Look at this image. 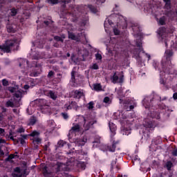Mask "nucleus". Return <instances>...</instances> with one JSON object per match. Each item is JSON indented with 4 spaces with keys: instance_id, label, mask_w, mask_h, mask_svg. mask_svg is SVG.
Returning <instances> with one entry per match:
<instances>
[{
    "instance_id": "nucleus-62",
    "label": "nucleus",
    "mask_w": 177,
    "mask_h": 177,
    "mask_svg": "<svg viewBox=\"0 0 177 177\" xmlns=\"http://www.w3.org/2000/svg\"><path fill=\"white\" fill-rule=\"evenodd\" d=\"M145 57H147V61L149 62V60H150L151 56H150V55L148 53H145Z\"/></svg>"
},
{
    "instance_id": "nucleus-52",
    "label": "nucleus",
    "mask_w": 177,
    "mask_h": 177,
    "mask_svg": "<svg viewBox=\"0 0 177 177\" xmlns=\"http://www.w3.org/2000/svg\"><path fill=\"white\" fill-rule=\"evenodd\" d=\"M21 95V92L20 91L15 92L14 94L15 97H17V99H19V97H20Z\"/></svg>"
},
{
    "instance_id": "nucleus-34",
    "label": "nucleus",
    "mask_w": 177,
    "mask_h": 177,
    "mask_svg": "<svg viewBox=\"0 0 177 177\" xmlns=\"http://www.w3.org/2000/svg\"><path fill=\"white\" fill-rule=\"evenodd\" d=\"M172 162L171 161H167L166 163V167L167 171H171V168H172Z\"/></svg>"
},
{
    "instance_id": "nucleus-17",
    "label": "nucleus",
    "mask_w": 177,
    "mask_h": 177,
    "mask_svg": "<svg viewBox=\"0 0 177 177\" xmlns=\"http://www.w3.org/2000/svg\"><path fill=\"white\" fill-rule=\"evenodd\" d=\"M35 124H37V117L32 115L29 119L28 125L34 126V125H35Z\"/></svg>"
},
{
    "instance_id": "nucleus-58",
    "label": "nucleus",
    "mask_w": 177,
    "mask_h": 177,
    "mask_svg": "<svg viewBox=\"0 0 177 177\" xmlns=\"http://www.w3.org/2000/svg\"><path fill=\"white\" fill-rule=\"evenodd\" d=\"M61 45L62 44H59V42L57 41V42L54 43L53 46L55 48H60Z\"/></svg>"
},
{
    "instance_id": "nucleus-57",
    "label": "nucleus",
    "mask_w": 177,
    "mask_h": 177,
    "mask_svg": "<svg viewBox=\"0 0 177 177\" xmlns=\"http://www.w3.org/2000/svg\"><path fill=\"white\" fill-rule=\"evenodd\" d=\"M171 154L174 157H177V148L176 149L173 150V151L171 152Z\"/></svg>"
},
{
    "instance_id": "nucleus-50",
    "label": "nucleus",
    "mask_w": 177,
    "mask_h": 177,
    "mask_svg": "<svg viewBox=\"0 0 177 177\" xmlns=\"http://www.w3.org/2000/svg\"><path fill=\"white\" fill-rule=\"evenodd\" d=\"M109 23V26H113V21L110 20V19H106L104 24V28H106V23Z\"/></svg>"
},
{
    "instance_id": "nucleus-60",
    "label": "nucleus",
    "mask_w": 177,
    "mask_h": 177,
    "mask_svg": "<svg viewBox=\"0 0 177 177\" xmlns=\"http://www.w3.org/2000/svg\"><path fill=\"white\" fill-rule=\"evenodd\" d=\"M63 13H65V15H62V17H63V19H65V18H66V16H67V15H68V12L67 10H65L64 12H62L61 13V15H63Z\"/></svg>"
},
{
    "instance_id": "nucleus-36",
    "label": "nucleus",
    "mask_w": 177,
    "mask_h": 177,
    "mask_svg": "<svg viewBox=\"0 0 177 177\" xmlns=\"http://www.w3.org/2000/svg\"><path fill=\"white\" fill-rule=\"evenodd\" d=\"M159 24L160 26H165V17H162L159 19Z\"/></svg>"
},
{
    "instance_id": "nucleus-11",
    "label": "nucleus",
    "mask_w": 177,
    "mask_h": 177,
    "mask_svg": "<svg viewBox=\"0 0 177 177\" xmlns=\"http://www.w3.org/2000/svg\"><path fill=\"white\" fill-rule=\"evenodd\" d=\"M109 127L111 132V136L113 138L116 133L115 131H117V126L114 123L109 122Z\"/></svg>"
},
{
    "instance_id": "nucleus-64",
    "label": "nucleus",
    "mask_w": 177,
    "mask_h": 177,
    "mask_svg": "<svg viewBox=\"0 0 177 177\" xmlns=\"http://www.w3.org/2000/svg\"><path fill=\"white\" fill-rule=\"evenodd\" d=\"M173 99H174V100H177V93H174L173 94Z\"/></svg>"
},
{
    "instance_id": "nucleus-38",
    "label": "nucleus",
    "mask_w": 177,
    "mask_h": 177,
    "mask_svg": "<svg viewBox=\"0 0 177 177\" xmlns=\"http://www.w3.org/2000/svg\"><path fill=\"white\" fill-rule=\"evenodd\" d=\"M145 127L146 128H153L154 127V124H153L152 122H149L145 124Z\"/></svg>"
},
{
    "instance_id": "nucleus-45",
    "label": "nucleus",
    "mask_w": 177,
    "mask_h": 177,
    "mask_svg": "<svg viewBox=\"0 0 177 177\" xmlns=\"http://www.w3.org/2000/svg\"><path fill=\"white\" fill-rule=\"evenodd\" d=\"M20 142L21 145H24L26 143V140L23 139V138H19L17 140V143H19Z\"/></svg>"
},
{
    "instance_id": "nucleus-27",
    "label": "nucleus",
    "mask_w": 177,
    "mask_h": 177,
    "mask_svg": "<svg viewBox=\"0 0 177 177\" xmlns=\"http://www.w3.org/2000/svg\"><path fill=\"white\" fill-rule=\"evenodd\" d=\"M118 80H119V77L117 75V73H115L113 74V75L112 76V82H113V84H117V82H118Z\"/></svg>"
},
{
    "instance_id": "nucleus-3",
    "label": "nucleus",
    "mask_w": 177,
    "mask_h": 177,
    "mask_svg": "<svg viewBox=\"0 0 177 177\" xmlns=\"http://www.w3.org/2000/svg\"><path fill=\"white\" fill-rule=\"evenodd\" d=\"M19 45L16 44V41L13 40H8L5 44L0 45V49L6 53H10L12 49L13 50H17Z\"/></svg>"
},
{
    "instance_id": "nucleus-48",
    "label": "nucleus",
    "mask_w": 177,
    "mask_h": 177,
    "mask_svg": "<svg viewBox=\"0 0 177 177\" xmlns=\"http://www.w3.org/2000/svg\"><path fill=\"white\" fill-rule=\"evenodd\" d=\"M95 59H96V60H102V55L99 53H97L95 54Z\"/></svg>"
},
{
    "instance_id": "nucleus-2",
    "label": "nucleus",
    "mask_w": 177,
    "mask_h": 177,
    "mask_svg": "<svg viewBox=\"0 0 177 177\" xmlns=\"http://www.w3.org/2000/svg\"><path fill=\"white\" fill-rule=\"evenodd\" d=\"M167 100L168 97H161V96L155 94L153 97L150 95L145 96L142 100V104L144 107L149 109L151 113H154V111L151 110H154L156 109V104H158L160 102H164V100Z\"/></svg>"
},
{
    "instance_id": "nucleus-7",
    "label": "nucleus",
    "mask_w": 177,
    "mask_h": 177,
    "mask_svg": "<svg viewBox=\"0 0 177 177\" xmlns=\"http://www.w3.org/2000/svg\"><path fill=\"white\" fill-rule=\"evenodd\" d=\"M84 124H83L84 131H89L95 124L97 123V120H91L89 122H86V119L84 118Z\"/></svg>"
},
{
    "instance_id": "nucleus-47",
    "label": "nucleus",
    "mask_w": 177,
    "mask_h": 177,
    "mask_svg": "<svg viewBox=\"0 0 177 177\" xmlns=\"http://www.w3.org/2000/svg\"><path fill=\"white\" fill-rule=\"evenodd\" d=\"M94 1L97 5H102V3H104V2H106V0H94Z\"/></svg>"
},
{
    "instance_id": "nucleus-5",
    "label": "nucleus",
    "mask_w": 177,
    "mask_h": 177,
    "mask_svg": "<svg viewBox=\"0 0 177 177\" xmlns=\"http://www.w3.org/2000/svg\"><path fill=\"white\" fill-rule=\"evenodd\" d=\"M28 172H27V169L24 170L20 168V167H17L14 168L13 171L11 174L12 177H27L28 176Z\"/></svg>"
},
{
    "instance_id": "nucleus-59",
    "label": "nucleus",
    "mask_w": 177,
    "mask_h": 177,
    "mask_svg": "<svg viewBox=\"0 0 177 177\" xmlns=\"http://www.w3.org/2000/svg\"><path fill=\"white\" fill-rule=\"evenodd\" d=\"M49 146H50V145H49V142H48L47 145L44 146V150L45 151H48V149H49Z\"/></svg>"
},
{
    "instance_id": "nucleus-24",
    "label": "nucleus",
    "mask_w": 177,
    "mask_h": 177,
    "mask_svg": "<svg viewBox=\"0 0 177 177\" xmlns=\"http://www.w3.org/2000/svg\"><path fill=\"white\" fill-rule=\"evenodd\" d=\"M88 8L92 13H97V8L93 5H88Z\"/></svg>"
},
{
    "instance_id": "nucleus-30",
    "label": "nucleus",
    "mask_w": 177,
    "mask_h": 177,
    "mask_svg": "<svg viewBox=\"0 0 177 177\" xmlns=\"http://www.w3.org/2000/svg\"><path fill=\"white\" fill-rule=\"evenodd\" d=\"M8 138H9L11 140H12L13 142H15L17 143V139L15 138V137L13 136V133L12 132V131H10L9 132V136H8Z\"/></svg>"
},
{
    "instance_id": "nucleus-19",
    "label": "nucleus",
    "mask_w": 177,
    "mask_h": 177,
    "mask_svg": "<svg viewBox=\"0 0 177 177\" xmlns=\"http://www.w3.org/2000/svg\"><path fill=\"white\" fill-rule=\"evenodd\" d=\"M60 3H61V6L62 8H63V9H66V5H67V3H70L71 2V0H59Z\"/></svg>"
},
{
    "instance_id": "nucleus-28",
    "label": "nucleus",
    "mask_w": 177,
    "mask_h": 177,
    "mask_svg": "<svg viewBox=\"0 0 177 177\" xmlns=\"http://www.w3.org/2000/svg\"><path fill=\"white\" fill-rule=\"evenodd\" d=\"M80 124H75V126L72 127L71 131H73V132H80Z\"/></svg>"
},
{
    "instance_id": "nucleus-63",
    "label": "nucleus",
    "mask_w": 177,
    "mask_h": 177,
    "mask_svg": "<svg viewBox=\"0 0 177 177\" xmlns=\"http://www.w3.org/2000/svg\"><path fill=\"white\" fill-rule=\"evenodd\" d=\"M43 171L45 174H48V167H44L43 169Z\"/></svg>"
},
{
    "instance_id": "nucleus-39",
    "label": "nucleus",
    "mask_w": 177,
    "mask_h": 177,
    "mask_svg": "<svg viewBox=\"0 0 177 177\" xmlns=\"http://www.w3.org/2000/svg\"><path fill=\"white\" fill-rule=\"evenodd\" d=\"M68 38L70 39H73V41H77V36H75V35H74V33H69Z\"/></svg>"
},
{
    "instance_id": "nucleus-26",
    "label": "nucleus",
    "mask_w": 177,
    "mask_h": 177,
    "mask_svg": "<svg viewBox=\"0 0 177 177\" xmlns=\"http://www.w3.org/2000/svg\"><path fill=\"white\" fill-rule=\"evenodd\" d=\"M122 135H126L127 136H128V135H131V129L124 128L122 130Z\"/></svg>"
},
{
    "instance_id": "nucleus-40",
    "label": "nucleus",
    "mask_w": 177,
    "mask_h": 177,
    "mask_svg": "<svg viewBox=\"0 0 177 177\" xmlns=\"http://www.w3.org/2000/svg\"><path fill=\"white\" fill-rule=\"evenodd\" d=\"M71 81L75 83V71H72L71 72Z\"/></svg>"
},
{
    "instance_id": "nucleus-31",
    "label": "nucleus",
    "mask_w": 177,
    "mask_h": 177,
    "mask_svg": "<svg viewBox=\"0 0 177 177\" xmlns=\"http://www.w3.org/2000/svg\"><path fill=\"white\" fill-rule=\"evenodd\" d=\"M77 144L78 146H84L85 145V141H84L82 139H77L76 140Z\"/></svg>"
},
{
    "instance_id": "nucleus-56",
    "label": "nucleus",
    "mask_w": 177,
    "mask_h": 177,
    "mask_svg": "<svg viewBox=\"0 0 177 177\" xmlns=\"http://www.w3.org/2000/svg\"><path fill=\"white\" fill-rule=\"evenodd\" d=\"M113 32L115 35H120V30L117 28L113 29Z\"/></svg>"
},
{
    "instance_id": "nucleus-20",
    "label": "nucleus",
    "mask_w": 177,
    "mask_h": 177,
    "mask_svg": "<svg viewBox=\"0 0 177 177\" xmlns=\"http://www.w3.org/2000/svg\"><path fill=\"white\" fill-rule=\"evenodd\" d=\"M93 89L94 91H96V92H100V91H102V84L97 83L93 84Z\"/></svg>"
},
{
    "instance_id": "nucleus-44",
    "label": "nucleus",
    "mask_w": 177,
    "mask_h": 177,
    "mask_svg": "<svg viewBox=\"0 0 177 177\" xmlns=\"http://www.w3.org/2000/svg\"><path fill=\"white\" fill-rule=\"evenodd\" d=\"M2 84H3V86H8L9 82L6 79H3L2 80Z\"/></svg>"
},
{
    "instance_id": "nucleus-6",
    "label": "nucleus",
    "mask_w": 177,
    "mask_h": 177,
    "mask_svg": "<svg viewBox=\"0 0 177 177\" xmlns=\"http://www.w3.org/2000/svg\"><path fill=\"white\" fill-rule=\"evenodd\" d=\"M117 145H118V142L113 141L112 145H102L100 146V149L102 151H111V153H114L117 148Z\"/></svg>"
},
{
    "instance_id": "nucleus-21",
    "label": "nucleus",
    "mask_w": 177,
    "mask_h": 177,
    "mask_svg": "<svg viewBox=\"0 0 177 177\" xmlns=\"http://www.w3.org/2000/svg\"><path fill=\"white\" fill-rule=\"evenodd\" d=\"M48 96H50V99H53V100H56V99H57V95L55 94L53 91H48Z\"/></svg>"
},
{
    "instance_id": "nucleus-1",
    "label": "nucleus",
    "mask_w": 177,
    "mask_h": 177,
    "mask_svg": "<svg viewBox=\"0 0 177 177\" xmlns=\"http://www.w3.org/2000/svg\"><path fill=\"white\" fill-rule=\"evenodd\" d=\"M166 59H162L161 61L162 71L159 68H156V70H158L160 73V84L165 86L167 85V82L165 81V74L169 75L170 74H174V67L171 64V57L174 56V51L172 50H165Z\"/></svg>"
},
{
    "instance_id": "nucleus-33",
    "label": "nucleus",
    "mask_w": 177,
    "mask_h": 177,
    "mask_svg": "<svg viewBox=\"0 0 177 177\" xmlns=\"http://www.w3.org/2000/svg\"><path fill=\"white\" fill-rule=\"evenodd\" d=\"M156 106H158L159 109H161V110H165L167 109V105L163 103L159 104L158 102V104H156Z\"/></svg>"
},
{
    "instance_id": "nucleus-35",
    "label": "nucleus",
    "mask_w": 177,
    "mask_h": 177,
    "mask_svg": "<svg viewBox=\"0 0 177 177\" xmlns=\"http://www.w3.org/2000/svg\"><path fill=\"white\" fill-rule=\"evenodd\" d=\"M6 107H15V103L13 102L8 100L6 103Z\"/></svg>"
},
{
    "instance_id": "nucleus-23",
    "label": "nucleus",
    "mask_w": 177,
    "mask_h": 177,
    "mask_svg": "<svg viewBox=\"0 0 177 177\" xmlns=\"http://www.w3.org/2000/svg\"><path fill=\"white\" fill-rule=\"evenodd\" d=\"M122 118H123V120H126L127 124H129L130 125H132V124L134 121L133 118H130V120H128V118H127V116H125V115H122Z\"/></svg>"
},
{
    "instance_id": "nucleus-13",
    "label": "nucleus",
    "mask_w": 177,
    "mask_h": 177,
    "mask_svg": "<svg viewBox=\"0 0 177 177\" xmlns=\"http://www.w3.org/2000/svg\"><path fill=\"white\" fill-rule=\"evenodd\" d=\"M136 45L138 48H139V52H142V53H145L143 47L142 46V39H137L136 41Z\"/></svg>"
},
{
    "instance_id": "nucleus-4",
    "label": "nucleus",
    "mask_w": 177,
    "mask_h": 177,
    "mask_svg": "<svg viewBox=\"0 0 177 177\" xmlns=\"http://www.w3.org/2000/svg\"><path fill=\"white\" fill-rule=\"evenodd\" d=\"M39 135H41V133L39 131H33L32 133L29 134H21L20 136L22 138V139H27L28 136H30V138H32L30 139V140H32V143L35 145H39L41 142H42V140L39 138Z\"/></svg>"
},
{
    "instance_id": "nucleus-54",
    "label": "nucleus",
    "mask_w": 177,
    "mask_h": 177,
    "mask_svg": "<svg viewBox=\"0 0 177 177\" xmlns=\"http://www.w3.org/2000/svg\"><path fill=\"white\" fill-rule=\"evenodd\" d=\"M91 68L93 70H99V65H97V64H93Z\"/></svg>"
},
{
    "instance_id": "nucleus-18",
    "label": "nucleus",
    "mask_w": 177,
    "mask_h": 177,
    "mask_svg": "<svg viewBox=\"0 0 177 177\" xmlns=\"http://www.w3.org/2000/svg\"><path fill=\"white\" fill-rule=\"evenodd\" d=\"M132 30L135 35H139L140 34V27L139 26H132Z\"/></svg>"
},
{
    "instance_id": "nucleus-22",
    "label": "nucleus",
    "mask_w": 177,
    "mask_h": 177,
    "mask_svg": "<svg viewBox=\"0 0 177 177\" xmlns=\"http://www.w3.org/2000/svg\"><path fill=\"white\" fill-rule=\"evenodd\" d=\"M8 32H15L16 30L13 28V25L7 24L6 26Z\"/></svg>"
},
{
    "instance_id": "nucleus-49",
    "label": "nucleus",
    "mask_w": 177,
    "mask_h": 177,
    "mask_svg": "<svg viewBox=\"0 0 177 177\" xmlns=\"http://www.w3.org/2000/svg\"><path fill=\"white\" fill-rule=\"evenodd\" d=\"M59 0H47L48 3H51L52 5H56Z\"/></svg>"
},
{
    "instance_id": "nucleus-14",
    "label": "nucleus",
    "mask_w": 177,
    "mask_h": 177,
    "mask_svg": "<svg viewBox=\"0 0 177 177\" xmlns=\"http://www.w3.org/2000/svg\"><path fill=\"white\" fill-rule=\"evenodd\" d=\"M15 157H17V158H19V156L18 155H15L13 153H11L5 159V161H6V162H13L12 160Z\"/></svg>"
},
{
    "instance_id": "nucleus-12",
    "label": "nucleus",
    "mask_w": 177,
    "mask_h": 177,
    "mask_svg": "<svg viewBox=\"0 0 177 177\" xmlns=\"http://www.w3.org/2000/svg\"><path fill=\"white\" fill-rule=\"evenodd\" d=\"M54 41H56L57 42H61V44H63L64 42V39H66V35H62V36H55L54 37Z\"/></svg>"
},
{
    "instance_id": "nucleus-61",
    "label": "nucleus",
    "mask_w": 177,
    "mask_h": 177,
    "mask_svg": "<svg viewBox=\"0 0 177 177\" xmlns=\"http://www.w3.org/2000/svg\"><path fill=\"white\" fill-rule=\"evenodd\" d=\"M0 135L2 136L3 135H5V129L0 128Z\"/></svg>"
},
{
    "instance_id": "nucleus-55",
    "label": "nucleus",
    "mask_w": 177,
    "mask_h": 177,
    "mask_svg": "<svg viewBox=\"0 0 177 177\" xmlns=\"http://www.w3.org/2000/svg\"><path fill=\"white\" fill-rule=\"evenodd\" d=\"M8 91H10L11 92V93H15V92H16V88L9 87Z\"/></svg>"
},
{
    "instance_id": "nucleus-43",
    "label": "nucleus",
    "mask_w": 177,
    "mask_h": 177,
    "mask_svg": "<svg viewBox=\"0 0 177 177\" xmlns=\"http://www.w3.org/2000/svg\"><path fill=\"white\" fill-rule=\"evenodd\" d=\"M104 103H106L108 104H110L111 103V100H110V97H105L103 100Z\"/></svg>"
},
{
    "instance_id": "nucleus-46",
    "label": "nucleus",
    "mask_w": 177,
    "mask_h": 177,
    "mask_svg": "<svg viewBox=\"0 0 177 177\" xmlns=\"http://www.w3.org/2000/svg\"><path fill=\"white\" fill-rule=\"evenodd\" d=\"M115 164H117V161L112 160L111 163V171H113V169H114V167H115Z\"/></svg>"
},
{
    "instance_id": "nucleus-41",
    "label": "nucleus",
    "mask_w": 177,
    "mask_h": 177,
    "mask_svg": "<svg viewBox=\"0 0 177 177\" xmlns=\"http://www.w3.org/2000/svg\"><path fill=\"white\" fill-rule=\"evenodd\" d=\"M88 110H93V107H95L94 106H95V103L93 102V101H91V102H90L88 104Z\"/></svg>"
},
{
    "instance_id": "nucleus-15",
    "label": "nucleus",
    "mask_w": 177,
    "mask_h": 177,
    "mask_svg": "<svg viewBox=\"0 0 177 177\" xmlns=\"http://www.w3.org/2000/svg\"><path fill=\"white\" fill-rule=\"evenodd\" d=\"M66 143L67 142H66L65 141L60 140L55 145V150H58V149H62V147H64V145H66Z\"/></svg>"
},
{
    "instance_id": "nucleus-29",
    "label": "nucleus",
    "mask_w": 177,
    "mask_h": 177,
    "mask_svg": "<svg viewBox=\"0 0 177 177\" xmlns=\"http://www.w3.org/2000/svg\"><path fill=\"white\" fill-rule=\"evenodd\" d=\"M77 167L80 168V169H85L86 168V165H85V162H80L77 164Z\"/></svg>"
},
{
    "instance_id": "nucleus-16",
    "label": "nucleus",
    "mask_w": 177,
    "mask_h": 177,
    "mask_svg": "<svg viewBox=\"0 0 177 177\" xmlns=\"http://www.w3.org/2000/svg\"><path fill=\"white\" fill-rule=\"evenodd\" d=\"M163 2L165 3V9H166V10H171V0H163Z\"/></svg>"
},
{
    "instance_id": "nucleus-37",
    "label": "nucleus",
    "mask_w": 177,
    "mask_h": 177,
    "mask_svg": "<svg viewBox=\"0 0 177 177\" xmlns=\"http://www.w3.org/2000/svg\"><path fill=\"white\" fill-rule=\"evenodd\" d=\"M152 143H153L154 145H160V143H161V138H158L152 140Z\"/></svg>"
},
{
    "instance_id": "nucleus-51",
    "label": "nucleus",
    "mask_w": 177,
    "mask_h": 177,
    "mask_svg": "<svg viewBox=\"0 0 177 177\" xmlns=\"http://www.w3.org/2000/svg\"><path fill=\"white\" fill-rule=\"evenodd\" d=\"M25 131H26V130H25L24 128H23V127H20L19 129H18L17 130V132L18 133H24Z\"/></svg>"
},
{
    "instance_id": "nucleus-53",
    "label": "nucleus",
    "mask_w": 177,
    "mask_h": 177,
    "mask_svg": "<svg viewBox=\"0 0 177 177\" xmlns=\"http://www.w3.org/2000/svg\"><path fill=\"white\" fill-rule=\"evenodd\" d=\"M118 82L119 84H122V82H124V75H122L119 77V79H118Z\"/></svg>"
},
{
    "instance_id": "nucleus-9",
    "label": "nucleus",
    "mask_w": 177,
    "mask_h": 177,
    "mask_svg": "<svg viewBox=\"0 0 177 177\" xmlns=\"http://www.w3.org/2000/svg\"><path fill=\"white\" fill-rule=\"evenodd\" d=\"M165 16L169 17V20L174 21V20H177L176 12H173L172 10L165 11Z\"/></svg>"
},
{
    "instance_id": "nucleus-8",
    "label": "nucleus",
    "mask_w": 177,
    "mask_h": 177,
    "mask_svg": "<svg viewBox=\"0 0 177 177\" xmlns=\"http://www.w3.org/2000/svg\"><path fill=\"white\" fill-rule=\"evenodd\" d=\"M72 96L74 99H81L84 96V91L82 89L73 90L72 91Z\"/></svg>"
},
{
    "instance_id": "nucleus-10",
    "label": "nucleus",
    "mask_w": 177,
    "mask_h": 177,
    "mask_svg": "<svg viewBox=\"0 0 177 177\" xmlns=\"http://www.w3.org/2000/svg\"><path fill=\"white\" fill-rule=\"evenodd\" d=\"M19 67H21V68H24V70H26V68L27 69L28 67L31 66H30V62H28V60L23 59L19 62Z\"/></svg>"
},
{
    "instance_id": "nucleus-42",
    "label": "nucleus",
    "mask_w": 177,
    "mask_h": 177,
    "mask_svg": "<svg viewBox=\"0 0 177 177\" xmlns=\"http://www.w3.org/2000/svg\"><path fill=\"white\" fill-rule=\"evenodd\" d=\"M62 117L64 118V120H68V114L66 112L61 113Z\"/></svg>"
},
{
    "instance_id": "nucleus-32",
    "label": "nucleus",
    "mask_w": 177,
    "mask_h": 177,
    "mask_svg": "<svg viewBox=\"0 0 177 177\" xmlns=\"http://www.w3.org/2000/svg\"><path fill=\"white\" fill-rule=\"evenodd\" d=\"M47 77L49 78V80H52V78H54L55 77V72L53 71H50Z\"/></svg>"
},
{
    "instance_id": "nucleus-25",
    "label": "nucleus",
    "mask_w": 177,
    "mask_h": 177,
    "mask_svg": "<svg viewBox=\"0 0 177 177\" xmlns=\"http://www.w3.org/2000/svg\"><path fill=\"white\" fill-rule=\"evenodd\" d=\"M19 12V10L16 9V8H12L10 9V16H16Z\"/></svg>"
}]
</instances>
